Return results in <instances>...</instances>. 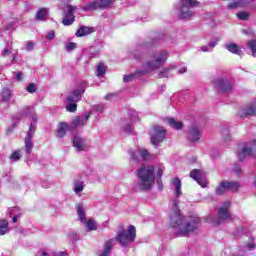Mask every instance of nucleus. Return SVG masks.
Segmentation results:
<instances>
[{
	"mask_svg": "<svg viewBox=\"0 0 256 256\" xmlns=\"http://www.w3.org/2000/svg\"><path fill=\"white\" fill-rule=\"evenodd\" d=\"M199 139H201V129L196 125L191 126L188 131V141L197 143Z\"/></svg>",
	"mask_w": 256,
	"mask_h": 256,
	"instance_id": "18",
	"label": "nucleus"
},
{
	"mask_svg": "<svg viewBox=\"0 0 256 256\" xmlns=\"http://www.w3.org/2000/svg\"><path fill=\"white\" fill-rule=\"evenodd\" d=\"M173 69H175V66H170V67H168V68H164V69L160 72L159 76H160V77H169V73H171V71H173Z\"/></svg>",
	"mask_w": 256,
	"mask_h": 256,
	"instance_id": "36",
	"label": "nucleus"
},
{
	"mask_svg": "<svg viewBox=\"0 0 256 256\" xmlns=\"http://www.w3.org/2000/svg\"><path fill=\"white\" fill-rule=\"evenodd\" d=\"M214 87H216L218 91H221V93H229V91L233 89V85L231 84V82L223 78L216 79L214 81Z\"/></svg>",
	"mask_w": 256,
	"mask_h": 256,
	"instance_id": "15",
	"label": "nucleus"
},
{
	"mask_svg": "<svg viewBox=\"0 0 256 256\" xmlns=\"http://www.w3.org/2000/svg\"><path fill=\"white\" fill-rule=\"evenodd\" d=\"M168 124L170 127H173V129H183V123L175 120V118H169Z\"/></svg>",
	"mask_w": 256,
	"mask_h": 256,
	"instance_id": "29",
	"label": "nucleus"
},
{
	"mask_svg": "<svg viewBox=\"0 0 256 256\" xmlns=\"http://www.w3.org/2000/svg\"><path fill=\"white\" fill-rule=\"evenodd\" d=\"M115 245V240L114 239H110L108 241H106L105 245H104V249L101 252V254L99 256H109L111 255V249H113V246Z\"/></svg>",
	"mask_w": 256,
	"mask_h": 256,
	"instance_id": "20",
	"label": "nucleus"
},
{
	"mask_svg": "<svg viewBox=\"0 0 256 256\" xmlns=\"http://www.w3.org/2000/svg\"><path fill=\"white\" fill-rule=\"evenodd\" d=\"M167 59H169V53L167 51L155 52L151 59L144 64V67L148 72L155 71V69L163 67Z\"/></svg>",
	"mask_w": 256,
	"mask_h": 256,
	"instance_id": "4",
	"label": "nucleus"
},
{
	"mask_svg": "<svg viewBox=\"0 0 256 256\" xmlns=\"http://www.w3.org/2000/svg\"><path fill=\"white\" fill-rule=\"evenodd\" d=\"M11 95H12L11 90L4 88L1 91L0 100L3 101V103H8V101L11 100Z\"/></svg>",
	"mask_w": 256,
	"mask_h": 256,
	"instance_id": "26",
	"label": "nucleus"
},
{
	"mask_svg": "<svg viewBox=\"0 0 256 256\" xmlns=\"http://www.w3.org/2000/svg\"><path fill=\"white\" fill-rule=\"evenodd\" d=\"M183 73H187V67L185 66L178 70V75H183Z\"/></svg>",
	"mask_w": 256,
	"mask_h": 256,
	"instance_id": "54",
	"label": "nucleus"
},
{
	"mask_svg": "<svg viewBox=\"0 0 256 256\" xmlns=\"http://www.w3.org/2000/svg\"><path fill=\"white\" fill-rule=\"evenodd\" d=\"M69 237H70V239H75V238H74V237H75V234L70 233V234H69Z\"/></svg>",
	"mask_w": 256,
	"mask_h": 256,
	"instance_id": "60",
	"label": "nucleus"
},
{
	"mask_svg": "<svg viewBox=\"0 0 256 256\" xmlns=\"http://www.w3.org/2000/svg\"><path fill=\"white\" fill-rule=\"evenodd\" d=\"M129 154L131 156V159H133L134 161H139V155L141 156L143 161H149V159L151 158L149 151H147L145 148H139L137 151L129 150Z\"/></svg>",
	"mask_w": 256,
	"mask_h": 256,
	"instance_id": "17",
	"label": "nucleus"
},
{
	"mask_svg": "<svg viewBox=\"0 0 256 256\" xmlns=\"http://www.w3.org/2000/svg\"><path fill=\"white\" fill-rule=\"evenodd\" d=\"M16 81H23V72H18L15 77Z\"/></svg>",
	"mask_w": 256,
	"mask_h": 256,
	"instance_id": "53",
	"label": "nucleus"
},
{
	"mask_svg": "<svg viewBox=\"0 0 256 256\" xmlns=\"http://www.w3.org/2000/svg\"><path fill=\"white\" fill-rule=\"evenodd\" d=\"M91 33H93V28L81 26L76 32V37H85L91 35Z\"/></svg>",
	"mask_w": 256,
	"mask_h": 256,
	"instance_id": "21",
	"label": "nucleus"
},
{
	"mask_svg": "<svg viewBox=\"0 0 256 256\" xmlns=\"http://www.w3.org/2000/svg\"><path fill=\"white\" fill-rule=\"evenodd\" d=\"M216 46H217V41H212L207 45L200 47V51H202V53H212V51L215 49Z\"/></svg>",
	"mask_w": 256,
	"mask_h": 256,
	"instance_id": "27",
	"label": "nucleus"
},
{
	"mask_svg": "<svg viewBox=\"0 0 256 256\" xmlns=\"http://www.w3.org/2000/svg\"><path fill=\"white\" fill-rule=\"evenodd\" d=\"M91 115H92V112H88L84 116L80 117V123L82 126L87 125V121H89V117H91Z\"/></svg>",
	"mask_w": 256,
	"mask_h": 256,
	"instance_id": "38",
	"label": "nucleus"
},
{
	"mask_svg": "<svg viewBox=\"0 0 256 256\" xmlns=\"http://www.w3.org/2000/svg\"><path fill=\"white\" fill-rule=\"evenodd\" d=\"M171 185L174 189L175 198L172 200V206L170 208V225L175 229L176 235H189V233H193L195 229H198L200 219L197 216L185 217L181 215V209H179V197L183 195L181 191V179L173 178Z\"/></svg>",
	"mask_w": 256,
	"mask_h": 256,
	"instance_id": "1",
	"label": "nucleus"
},
{
	"mask_svg": "<svg viewBox=\"0 0 256 256\" xmlns=\"http://www.w3.org/2000/svg\"><path fill=\"white\" fill-rule=\"evenodd\" d=\"M34 47H35V43H33L32 41H28L26 43V51H33Z\"/></svg>",
	"mask_w": 256,
	"mask_h": 256,
	"instance_id": "47",
	"label": "nucleus"
},
{
	"mask_svg": "<svg viewBox=\"0 0 256 256\" xmlns=\"http://www.w3.org/2000/svg\"><path fill=\"white\" fill-rule=\"evenodd\" d=\"M86 231H97V222L93 219H88L83 223Z\"/></svg>",
	"mask_w": 256,
	"mask_h": 256,
	"instance_id": "28",
	"label": "nucleus"
},
{
	"mask_svg": "<svg viewBox=\"0 0 256 256\" xmlns=\"http://www.w3.org/2000/svg\"><path fill=\"white\" fill-rule=\"evenodd\" d=\"M123 131L126 133H133V126H131V124H126L123 127Z\"/></svg>",
	"mask_w": 256,
	"mask_h": 256,
	"instance_id": "46",
	"label": "nucleus"
},
{
	"mask_svg": "<svg viewBox=\"0 0 256 256\" xmlns=\"http://www.w3.org/2000/svg\"><path fill=\"white\" fill-rule=\"evenodd\" d=\"M190 177L192 179H194V181H196L198 183V185L203 188L207 187V185L209 183V182H207V179L205 178L206 177L205 172H203L202 170H199V169L192 170L190 172Z\"/></svg>",
	"mask_w": 256,
	"mask_h": 256,
	"instance_id": "13",
	"label": "nucleus"
},
{
	"mask_svg": "<svg viewBox=\"0 0 256 256\" xmlns=\"http://www.w3.org/2000/svg\"><path fill=\"white\" fill-rule=\"evenodd\" d=\"M85 189V186H83V181L81 180H74L73 182V191L76 195H81Z\"/></svg>",
	"mask_w": 256,
	"mask_h": 256,
	"instance_id": "23",
	"label": "nucleus"
},
{
	"mask_svg": "<svg viewBox=\"0 0 256 256\" xmlns=\"http://www.w3.org/2000/svg\"><path fill=\"white\" fill-rule=\"evenodd\" d=\"M83 126L81 124V117L77 116L76 118H74V120L72 121V127H81Z\"/></svg>",
	"mask_w": 256,
	"mask_h": 256,
	"instance_id": "44",
	"label": "nucleus"
},
{
	"mask_svg": "<svg viewBox=\"0 0 256 256\" xmlns=\"http://www.w3.org/2000/svg\"><path fill=\"white\" fill-rule=\"evenodd\" d=\"M6 29H8V30L15 29V22H11L10 24H8L6 26Z\"/></svg>",
	"mask_w": 256,
	"mask_h": 256,
	"instance_id": "56",
	"label": "nucleus"
},
{
	"mask_svg": "<svg viewBox=\"0 0 256 256\" xmlns=\"http://www.w3.org/2000/svg\"><path fill=\"white\" fill-rule=\"evenodd\" d=\"M245 5L244 1L237 0L228 5L229 9H237V7H243Z\"/></svg>",
	"mask_w": 256,
	"mask_h": 256,
	"instance_id": "35",
	"label": "nucleus"
},
{
	"mask_svg": "<svg viewBox=\"0 0 256 256\" xmlns=\"http://www.w3.org/2000/svg\"><path fill=\"white\" fill-rule=\"evenodd\" d=\"M73 49H75V43L70 42V43L66 46V51H73Z\"/></svg>",
	"mask_w": 256,
	"mask_h": 256,
	"instance_id": "52",
	"label": "nucleus"
},
{
	"mask_svg": "<svg viewBox=\"0 0 256 256\" xmlns=\"http://www.w3.org/2000/svg\"><path fill=\"white\" fill-rule=\"evenodd\" d=\"M166 135H167V131H165L163 129V127H161V126L154 127L150 134V139H151L152 145L157 147V145H159V143H163Z\"/></svg>",
	"mask_w": 256,
	"mask_h": 256,
	"instance_id": "9",
	"label": "nucleus"
},
{
	"mask_svg": "<svg viewBox=\"0 0 256 256\" xmlns=\"http://www.w3.org/2000/svg\"><path fill=\"white\" fill-rule=\"evenodd\" d=\"M137 238V229L135 226L130 225L127 230H121L117 233L116 238H112L115 241H117L121 247H127L128 245H131Z\"/></svg>",
	"mask_w": 256,
	"mask_h": 256,
	"instance_id": "3",
	"label": "nucleus"
},
{
	"mask_svg": "<svg viewBox=\"0 0 256 256\" xmlns=\"http://www.w3.org/2000/svg\"><path fill=\"white\" fill-rule=\"evenodd\" d=\"M231 206L230 201L224 202L223 206L218 210V218L213 216H209L207 218V223H211L214 226H218L223 224L225 221H229L231 219V213L229 212V207Z\"/></svg>",
	"mask_w": 256,
	"mask_h": 256,
	"instance_id": "5",
	"label": "nucleus"
},
{
	"mask_svg": "<svg viewBox=\"0 0 256 256\" xmlns=\"http://www.w3.org/2000/svg\"><path fill=\"white\" fill-rule=\"evenodd\" d=\"M75 11H77V6L70 4L66 6V15L63 19V25L69 26L75 23Z\"/></svg>",
	"mask_w": 256,
	"mask_h": 256,
	"instance_id": "14",
	"label": "nucleus"
},
{
	"mask_svg": "<svg viewBox=\"0 0 256 256\" xmlns=\"http://www.w3.org/2000/svg\"><path fill=\"white\" fill-rule=\"evenodd\" d=\"M113 97V94H108L104 97L106 101H111V98Z\"/></svg>",
	"mask_w": 256,
	"mask_h": 256,
	"instance_id": "58",
	"label": "nucleus"
},
{
	"mask_svg": "<svg viewBox=\"0 0 256 256\" xmlns=\"http://www.w3.org/2000/svg\"><path fill=\"white\" fill-rule=\"evenodd\" d=\"M238 159L239 161H245L247 157H251L253 155V148L249 143H243L238 146Z\"/></svg>",
	"mask_w": 256,
	"mask_h": 256,
	"instance_id": "10",
	"label": "nucleus"
},
{
	"mask_svg": "<svg viewBox=\"0 0 256 256\" xmlns=\"http://www.w3.org/2000/svg\"><path fill=\"white\" fill-rule=\"evenodd\" d=\"M73 145L76 151H85V149H87V143H85V139L79 136H74Z\"/></svg>",
	"mask_w": 256,
	"mask_h": 256,
	"instance_id": "19",
	"label": "nucleus"
},
{
	"mask_svg": "<svg viewBox=\"0 0 256 256\" xmlns=\"http://www.w3.org/2000/svg\"><path fill=\"white\" fill-rule=\"evenodd\" d=\"M222 137H223L224 143H230V141H231V133H229V130L224 129L222 131Z\"/></svg>",
	"mask_w": 256,
	"mask_h": 256,
	"instance_id": "37",
	"label": "nucleus"
},
{
	"mask_svg": "<svg viewBox=\"0 0 256 256\" xmlns=\"http://www.w3.org/2000/svg\"><path fill=\"white\" fill-rule=\"evenodd\" d=\"M165 169V167L163 166H159L158 170H157V177H163V170Z\"/></svg>",
	"mask_w": 256,
	"mask_h": 256,
	"instance_id": "51",
	"label": "nucleus"
},
{
	"mask_svg": "<svg viewBox=\"0 0 256 256\" xmlns=\"http://www.w3.org/2000/svg\"><path fill=\"white\" fill-rule=\"evenodd\" d=\"M103 109L104 107L101 104L93 106V110L96 111V113H102Z\"/></svg>",
	"mask_w": 256,
	"mask_h": 256,
	"instance_id": "48",
	"label": "nucleus"
},
{
	"mask_svg": "<svg viewBox=\"0 0 256 256\" xmlns=\"http://www.w3.org/2000/svg\"><path fill=\"white\" fill-rule=\"evenodd\" d=\"M46 39H48L49 41L55 39V32L53 30L48 32Z\"/></svg>",
	"mask_w": 256,
	"mask_h": 256,
	"instance_id": "49",
	"label": "nucleus"
},
{
	"mask_svg": "<svg viewBox=\"0 0 256 256\" xmlns=\"http://www.w3.org/2000/svg\"><path fill=\"white\" fill-rule=\"evenodd\" d=\"M9 213L10 215H20L21 216V208L19 207H13V208H10L9 210Z\"/></svg>",
	"mask_w": 256,
	"mask_h": 256,
	"instance_id": "42",
	"label": "nucleus"
},
{
	"mask_svg": "<svg viewBox=\"0 0 256 256\" xmlns=\"http://www.w3.org/2000/svg\"><path fill=\"white\" fill-rule=\"evenodd\" d=\"M36 256H49V254L43 250L39 251Z\"/></svg>",
	"mask_w": 256,
	"mask_h": 256,
	"instance_id": "57",
	"label": "nucleus"
},
{
	"mask_svg": "<svg viewBox=\"0 0 256 256\" xmlns=\"http://www.w3.org/2000/svg\"><path fill=\"white\" fill-rule=\"evenodd\" d=\"M155 167L144 166L137 170L138 184L135 187L136 191H147L151 189L155 183Z\"/></svg>",
	"mask_w": 256,
	"mask_h": 256,
	"instance_id": "2",
	"label": "nucleus"
},
{
	"mask_svg": "<svg viewBox=\"0 0 256 256\" xmlns=\"http://www.w3.org/2000/svg\"><path fill=\"white\" fill-rule=\"evenodd\" d=\"M67 129H69V126L67 125V123L65 122L60 123L56 131V136L59 137L60 139L63 138L64 135H67Z\"/></svg>",
	"mask_w": 256,
	"mask_h": 256,
	"instance_id": "24",
	"label": "nucleus"
},
{
	"mask_svg": "<svg viewBox=\"0 0 256 256\" xmlns=\"http://www.w3.org/2000/svg\"><path fill=\"white\" fill-rule=\"evenodd\" d=\"M102 227H105V228L109 227V222L108 221H104L102 223Z\"/></svg>",
	"mask_w": 256,
	"mask_h": 256,
	"instance_id": "59",
	"label": "nucleus"
},
{
	"mask_svg": "<svg viewBox=\"0 0 256 256\" xmlns=\"http://www.w3.org/2000/svg\"><path fill=\"white\" fill-rule=\"evenodd\" d=\"M76 211L79 221L81 223H86L87 217L85 216V209L83 208V204H77Z\"/></svg>",
	"mask_w": 256,
	"mask_h": 256,
	"instance_id": "22",
	"label": "nucleus"
},
{
	"mask_svg": "<svg viewBox=\"0 0 256 256\" xmlns=\"http://www.w3.org/2000/svg\"><path fill=\"white\" fill-rule=\"evenodd\" d=\"M247 49L252 53V57H256V40H249L246 42Z\"/></svg>",
	"mask_w": 256,
	"mask_h": 256,
	"instance_id": "30",
	"label": "nucleus"
},
{
	"mask_svg": "<svg viewBox=\"0 0 256 256\" xmlns=\"http://www.w3.org/2000/svg\"><path fill=\"white\" fill-rule=\"evenodd\" d=\"M26 91L28 93H35V91H37V85H35V83H30L27 87H26Z\"/></svg>",
	"mask_w": 256,
	"mask_h": 256,
	"instance_id": "41",
	"label": "nucleus"
},
{
	"mask_svg": "<svg viewBox=\"0 0 256 256\" xmlns=\"http://www.w3.org/2000/svg\"><path fill=\"white\" fill-rule=\"evenodd\" d=\"M115 0H95L85 6L82 7L83 11H95L97 9H107L113 5Z\"/></svg>",
	"mask_w": 256,
	"mask_h": 256,
	"instance_id": "8",
	"label": "nucleus"
},
{
	"mask_svg": "<svg viewBox=\"0 0 256 256\" xmlns=\"http://www.w3.org/2000/svg\"><path fill=\"white\" fill-rule=\"evenodd\" d=\"M10 159H12V161H19V159H21V151H19V150L14 151L11 154Z\"/></svg>",
	"mask_w": 256,
	"mask_h": 256,
	"instance_id": "39",
	"label": "nucleus"
},
{
	"mask_svg": "<svg viewBox=\"0 0 256 256\" xmlns=\"http://www.w3.org/2000/svg\"><path fill=\"white\" fill-rule=\"evenodd\" d=\"M199 5V2L196 0H180L179 7V18L180 19H191L195 15V12H193L194 7H197Z\"/></svg>",
	"mask_w": 256,
	"mask_h": 256,
	"instance_id": "6",
	"label": "nucleus"
},
{
	"mask_svg": "<svg viewBox=\"0 0 256 256\" xmlns=\"http://www.w3.org/2000/svg\"><path fill=\"white\" fill-rule=\"evenodd\" d=\"M241 117H256V99L239 110Z\"/></svg>",
	"mask_w": 256,
	"mask_h": 256,
	"instance_id": "16",
	"label": "nucleus"
},
{
	"mask_svg": "<svg viewBox=\"0 0 256 256\" xmlns=\"http://www.w3.org/2000/svg\"><path fill=\"white\" fill-rule=\"evenodd\" d=\"M9 227V222L6 220L0 221V235H5L7 233V228Z\"/></svg>",
	"mask_w": 256,
	"mask_h": 256,
	"instance_id": "33",
	"label": "nucleus"
},
{
	"mask_svg": "<svg viewBox=\"0 0 256 256\" xmlns=\"http://www.w3.org/2000/svg\"><path fill=\"white\" fill-rule=\"evenodd\" d=\"M33 135H35V124L32 123L27 132V136L25 138V153L26 155H31V151H33Z\"/></svg>",
	"mask_w": 256,
	"mask_h": 256,
	"instance_id": "12",
	"label": "nucleus"
},
{
	"mask_svg": "<svg viewBox=\"0 0 256 256\" xmlns=\"http://www.w3.org/2000/svg\"><path fill=\"white\" fill-rule=\"evenodd\" d=\"M12 216H13V218H12L13 223H17V221L21 217L20 214H15V215H12Z\"/></svg>",
	"mask_w": 256,
	"mask_h": 256,
	"instance_id": "55",
	"label": "nucleus"
},
{
	"mask_svg": "<svg viewBox=\"0 0 256 256\" xmlns=\"http://www.w3.org/2000/svg\"><path fill=\"white\" fill-rule=\"evenodd\" d=\"M244 247H245L246 251L255 249V247H256L255 239L253 237L249 238L248 242L245 243Z\"/></svg>",
	"mask_w": 256,
	"mask_h": 256,
	"instance_id": "34",
	"label": "nucleus"
},
{
	"mask_svg": "<svg viewBox=\"0 0 256 256\" xmlns=\"http://www.w3.org/2000/svg\"><path fill=\"white\" fill-rule=\"evenodd\" d=\"M107 71V68L105 67V64L99 63L96 68L97 77H103Z\"/></svg>",
	"mask_w": 256,
	"mask_h": 256,
	"instance_id": "32",
	"label": "nucleus"
},
{
	"mask_svg": "<svg viewBox=\"0 0 256 256\" xmlns=\"http://www.w3.org/2000/svg\"><path fill=\"white\" fill-rule=\"evenodd\" d=\"M157 183H161V181H160V180H158V181H157Z\"/></svg>",
	"mask_w": 256,
	"mask_h": 256,
	"instance_id": "61",
	"label": "nucleus"
},
{
	"mask_svg": "<svg viewBox=\"0 0 256 256\" xmlns=\"http://www.w3.org/2000/svg\"><path fill=\"white\" fill-rule=\"evenodd\" d=\"M238 19H241V21H247L249 19V13L247 12H239L237 14Z\"/></svg>",
	"mask_w": 256,
	"mask_h": 256,
	"instance_id": "40",
	"label": "nucleus"
},
{
	"mask_svg": "<svg viewBox=\"0 0 256 256\" xmlns=\"http://www.w3.org/2000/svg\"><path fill=\"white\" fill-rule=\"evenodd\" d=\"M134 79H135V74L125 75L123 77V82L124 83H131V81H133Z\"/></svg>",
	"mask_w": 256,
	"mask_h": 256,
	"instance_id": "43",
	"label": "nucleus"
},
{
	"mask_svg": "<svg viewBox=\"0 0 256 256\" xmlns=\"http://www.w3.org/2000/svg\"><path fill=\"white\" fill-rule=\"evenodd\" d=\"M28 113H30V117H32V120L35 123L37 121V116L35 115V108L28 107Z\"/></svg>",
	"mask_w": 256,
	"mask_h": 256,
	"instance_id": "45",
	"label": "nucleus"
},
{
	"mask_svg": "<svg viewBox=\"0 0 256 256\" xmlns=\"http://www.w3.org/2000/svg\"><path fill=\"white\" fill-rule=\"evenodd\" d=\"M83 93H85V88L79 87L67 97L68 105L66 106V110L69 111V113H75V111H77L76 103L81 101Z\"/></svg>",
	"mask_w": 256,
	"mask_h": 256,
	"instance_id": "7",
	"label": "nucleus"
},
{
	"mask_svg": "<svg viewBox=\"0 0 256 256\" xmlns=\"http://www.w3.org/2000/svg\"><path fill=\"white\" fill-rule=\"evenodd\" d=\"M11 55V48H5L3 51H2V57H7Z\"/></svg>",
	"mask_w": 256,
	"mask_h": 256,
	"instance_id": "50",
	"label": "nucleus"
},
{
	"mask_svg": "<svg viewBox=\"0 0 256 256\" xmlns=\"http://www.w3.org/2000/svg\"><path fill=\"white\" fill-rule=\"evenodd\" d=\"M239 189V184L237 182H227L223 181L216 188L217 195H223V193H227V191H237Z\"/></svg>",
	"mask_w": 256,
	"mask_h": 256,
	"instance_id": "11",
	"label": "nucleus"
},
{
	"mask_svg": "<svg viewBox=\"0 0 256 256\" xmlns=\"http://www.w3.org/2000/svg\"><path fill=\"white\" fill-rule=\"evenodd\" d=\"M225 47L230 53H233L234 55H241V48L239 47V45L235 43H230L226 44Z\"/></svg>",
	"mask_w": 256,
	"mask_h": 256,
	"instance_id": "25",
	"label": "nucleus"
},
{
	"mask_svg": "<svg viewBox=\"0 0 256 256\" xmlns=\"http://www.w3.org/2000/svg\"><path fill=\"white\" fill-rule=\"evenodd\" d=\"M45 17H47V9L45 8L39 9L36 13V19H38V21H44Z\"/></svg>",
	"mask_w": 256,
	"mask_h": 256,
	"instance_id": "31",
	"label": "nucleus"
}]
</instances>
